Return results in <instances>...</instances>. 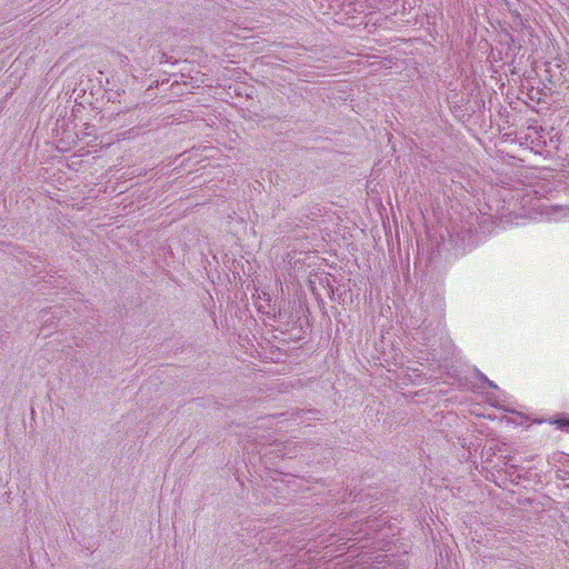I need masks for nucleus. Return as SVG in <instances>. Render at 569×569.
<instances>
[{"label":"nucleus","instance_id":"1","mask_svg":"<svg viewBox=\"0 0 569 569\" xmlns=\"http://www.w3.org/2000/svg\"><path fill=\"white\" fill-rule=\"evenodd\" d=\"M54 319H56V317H53L51 312L43 310L41 312V320L43 321L44 326L41 328V331L43 332L44 327H47V326L49 327V326L56 325Z\"/></svg>","mask_w":569,"mask_h":569},{"label":"nucleus","instance_id":"2","mask_svg":"<svg viewBox=\"0 0 569 569\" xmlns=\"http://www.w3.org/2000/svg\"><path fill=\"white\" fill-rule=\"evenodd\" d=\"M418 253H419V259H422V258L428 259V258H429V253H430V251H429V250H426V251H418Z\"/></svg>","mask_w":569,"mask_h":569},{"label":"nucleus","instance_id":"3","mask_svg":"<svg viewBox=\"0 0 569 569\" xmlns=\"http://www.w3.org/2000/svg\"><path fill=\"white\" fill-rule=\"evenodd\" d=\"M481 378H482V380H483V381H486V383H487L489 387H491V388H497V386H496L492 381H490L487 377L481 376Z\"/></svg>","mask_w":569,"mask_h":569}]
</instances>
